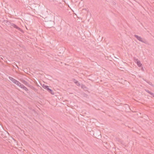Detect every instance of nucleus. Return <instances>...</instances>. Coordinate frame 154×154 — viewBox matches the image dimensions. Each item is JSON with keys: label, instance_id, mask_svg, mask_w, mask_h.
Segmentation results:
<instances>
[{"label": "nucleus", "instance_id": "nucleus-4", "mask_svg": "<svg viewBox=\"0 0 154 154\" xmlns=\"http://www.w3.org/2000/svg\"><path fill=\"white\" fill-rule=\"evenodd\" d=\"M8 25H10L11 27H13L14 28H15L17 29H18V30H21V29L20 28H19V27L17 26L15 24H14L13 23H9V24H8Z\"/></svg>", "mask_w": 154, "mask_h": 154}, {"label": "nucleus", "instance_id": "nucleus-19", "mask_svg": "<svg viewBox=\"0 0 154 154\" xmlns=\"http://www.w3.org/2000/svg\"><path fill=\"white\" fill-rule=\"evenodd\" d=\"M153 97H154V96H153Z\"/></svg>", "mask_w": 154, "mask_h": 154}, {"label": "nucleus", "instance_id": "nucleus-18", "mask_svg": "<svg viewBox=\"0 0 154 154\" xmlns=\"http://www.w3.org/2000/svg\"><path fill=\"white\" fill-rule=\"evenodd\" d=\"M121 69H123V68H122V67H121Z\"/></svg>", "mask_w": 154, "mask_h": 154}, {"label": "nucleus", "instance_id": "nucleus-5", "mask_svg": "<svg viewBox=\"0 0 154 154\" xmlns=\"http://www.w3.org/2000/svg\"><path fill=\"white\" fill-rule=\"evenodd\" d=\"M20 81L22 83H23L25 85L27 86L28 85L29 83L24 79H21L20 80Z\"/></svg>", "mask_w": 154, "mask_h": 154}, {"label": "nucleus", "instance_id": "nucleus-17", "mask_svg": "<svg viewBox=\"0 0 154 154\" xmlns=\"http://www.w3.org/2000/svg\"><path fill=\"white\" fill-rule=\"evenodd\" d=\"M121 70L123 71V70L122 69H121Z\"/></svg>", "mask_w": 154, "mask_h": 154}, {"label": "nucleus", "instance_id": "nucleus-13", "mask_svg": "<svg viewBox=\"0 0 154 154\" xmlns=\"http://www.w3.org/2000/svg\"><path fill=\"white\" fill-rule=\"evenodd\" d=\"M128 108V109H129V107L128 105H127L126 104V109H127Z\"/></svg>", "mask_w": 154, "mask_h": 154}, {"label": "nucleus", "instance_id": "nucleus-10", "mask_svg": "<svg viewBox=\"0 0 154 154\" xmlns=\"http://www.w3.org/2000/svg\"><path fill=\"white\" fill-rule=\"evenodd\" d=\"M134 60L136 63H137L139 61H140L137 59L135 58H134Z\"/></svg>", "mask_w": 154, "mask_h": 154}, {"label": "nucleus", "instance_id": "nucleus-7", "mask_svg": "<svg viewBox=\"0 0 154 154\" xmlns=\"http://www.w3.org/2000/svg\"><path fill=\"white\" fill-rule=\"evenodd\" d=\"M27 86L29 87L30 88L34 90L35 89L34 87L33 86L29 85V84Z\"/></svg>", "mask_w": 154, "mask_h": 154}, {"label": "nucleus", "instance_id": "nucleus-2", "mask_svg": "<svg viewBox=\"0 0 154 154\" xmlns=\"http://www.w3.org/2000/svg\"><path fill=\"white\" fill-rule=\"evenodd\" d=\"M134 36L139 41L146 44H147V42L145 39H143L141 37L136 35H134Z\"/></svg>", "mask_w": 154, "mask_h": 154}, {"label": "nucleus", "instance_id": "nucleus-12", "mask_svg": "<svg viewBox=\"0 0 154 154\" xmlns=\"http://www.w3.org/2000/svg\"><path fill=\"white\" fill-rule=\"evenodd\" d=\"M72 80L73 82H74L75 83L77 81V80L75 79H73Z\"/></svg>", "mask_w": 154, "mask_h": 154}, {"label": "nucleus", "instance_id": "nucleus-16", "mask_svg": "<svg viewBox=\"0 0 154 154\" xmlns=\"http://www.w3.org/2000/svg\"><path fill=\"white\" fill-rule=\"evenodd\" d=\"M121 70L123 71V70L122 69H121Z\"/></svg>", "mask_w": 154, "mask_h": 154}, {"label": "nucleus", "instance_id": "nucleus-8", "mask_svg": "<svg viewBox=\"0 0 154 154\" xmlns=\"http://www.w3.org/2000/svg\"><path fill=\"white\" fill-rule=\"evenodd\" d=\"M137 63L139 67H140L142 65L140 61H139Z\"/></svg>", "mask_w": 154, "mask_h": 154}, {"label": "nucleus", "instance_id": "nucleus-1", "mask_svg": "<svg viewBox=\"0 0 154 154\" xmlns=\"http://www.w3.org/2000/svg\"><path fill=\"white\" fill-rule=\"evenodd\" d=\"M42 87L45 89H46L49 92L51 93L52 95H54V93L52 90L49 88L48 86L43 84L42 85Z\"/></svg>", "mask_w": 154, "mask_h": 154}, {"label": "nucleus", "instance_id": "nucleus-9", "mask_svg": "<svg viewBox=\"0 0 154 154\" xmlns=\"http://www.w3.org/2000/svg\"><path fill=\"white\" fill-rule=\"evenodd\" d=\"M75 83L76 85H77L78 86H80V83L79 82L77 81Z\"/></svg>", "mask_w": 154, "mask_h": 154}, {"label": "nucleus", "instance_id": "nucleus-15", "mask_svg": "<svg viewBox=\"0 0 154 154\" xmlns=\"http://www.w3.org/2000/svg\"><path fill=\"white\" fill-rule=\"evenodd\" d=\"M146 91L147 92H148V93L149 94L150 91H149V90Z\"/></svg>", "mask_w": 154, "mask_h": 154}, {"label": "nucleus", "instance_id": "nucleus-11", "mask_svg": "<svg viewBox=\"0 0 154 154\" xmlns=\"http://www.w3.org/2000/svg\"><path fill=\"white\" fill-rule=\"evenodd\" d=\"M23 89L26 91H28V88L26 87H25V86H24Z\"/></svg>", "mask_w": 154, "mask_h": 154}, {"label": "nucleus", "instance_id": "nucleus-6", "mask_svg": "<svg viewBox=\"0 0 154 154\" xmlns=\"http://www.w3.org/2000/svg\"><path fill=\"white\" fill-rule=\"evenodd\" d=\"M19 84L18 85H17L18 86H19L20 87L22 88H23L24 86L23 85L21 84L20 82L19 83Z\"/></svg>", "mask_w": 154, "mask_h": 154}, {"label": "nucleus", "instance_id": "nucleus-3", "mask_svg": "<svg viewBox=\"0 0 154 154\" xmlns=\"http://www.w3.org/2000/svg\"><path fill=\"white\" fill-rule=\"evenodd\" d=\"M9 79L10 80H11L14 83V84H15L16 85H18V84H19V82H18V81H17L15 79H14L13 78H12V77H9Z\"/></svg>", "mask_w": 154, "mask_h": 154}, {"label": "nucleus", "instance_id": "nucleus-14", "mask_svg": "<svg viewBox=\"0 0 154 154\" xmlns=\"http://www.w3.org/2000/svg\"><path fill=\"white\" fill-rule=\"evenodd\" d=\"M149 94H150L151 95H152L153 97V96L154 95V94L153 93L150 92Z\"/></svg>", "mask_w": 154, "mask_h": 154}]
</instances>
